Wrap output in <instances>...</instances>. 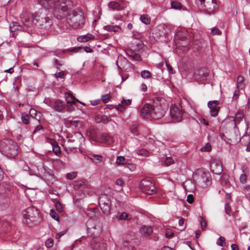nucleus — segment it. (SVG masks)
<instances>
[{
	"label": "nucleus",
	"mask_w": 250,
	"mask_h": 250,
	"mask_svg": "<svg viewBox=\"0 0 250 250\" xmlns=\"http://www.w3.org/2000/svg\"><path fill=\"white\" fill-rule=\"evenodd\" d=\"M217 244L220 246L224 247L225 246V238L223 236H220L217 242Z\"/></svg>",
	"instance_id": "nucleus-49"
},
{
	"label": "nucleus",
	"mask_w": 250,
	"mask_h": 250,
	"mask_svg": "<svg viewBox=\"0 0 250 250\" xmlns=\"http://www.w3.org/2000/svg\"><path fill=\"white\" fill-rule=\"evenodd\" d=\"M121 104H119L117 105H116L115 107L120 111H123L125 109V108L123 105H129L131 104V101L130 100H125L123 99L121 102Z\"/></svg>",
	"instance_id": "nucleus-25"
},
{
	"label": "nucleus",
	"mask_w": 250,
	"mask_h": 250,
	"mask_svg": "<svg viewBox=\"0 0 250 250\" xmlns=\"http://www.w3.org/2000/svg\"><path fill=\"white\" fill-rule=\"evenodd\" d=\"M92 157L94 159V161L96 163H100L102 161L103 157L101 155L93 154Z\"/></svg>",
	"instance_id": "nucleus-51"
},
{
	"label": "nucleus",
	"mask_w": 250,
	"mask_h": 250,
	"mask_svg": "<svg viewBox=\"0 0 250 250\" xmlns=\"http://www.w3.org/2000/svg\"><path fill=\"white\" fill-rule=\"evenodd\" d=\"M72 6L73 2L71 0H59L54 14L57 18L62 19L68 14Z\"/></svg>",
	"instance_id": "nucleus-2"
},
{
	"label": "nucleus",
	"mask_w": 250,
	"mask_h": 250,
	"mask_svg": "<svg viewBox=\"0 0 250 250\" xmlns=\"http://www.w3.org/2000/svg\"><path fill=\"white\" fill-rule=\"evenodd\" d=\"M127 161L126 159L122 156H119L117 157L116 163L117 165H124L126 164Z\"/></svg>",
	"instance_id": "nucleus-37"
},
{
	"label": "nucleus",
	"mask_w": 250,
	"mask_h": 250,
	"mask_svg": "<svg viewBox=\"0 0 250 250\" xmlns=\"http://www.w3.org/2000/svg\"><path fill=\"white\" fill-rule=\"evenodd\" d=\"M79 137H80V138H79V140H80L79 141V142L77 141V140H76V137H73V136H70V137L69 136H67V138H68V141H69V142H72H72H76V144H77V143H79V144H80V140H83V136L82 135V134H79Z\"/></svg>",
	"instance_id": "nucleus-43"
},
{
	"label": "nucleus",
	"mask_w": 250,
	"mask_h": 250,
	"mask_svg": "<svg viewBox=\"0 0 250 250\" xmlns=\"http://www.w3.org/2000/svg\"><path fill=\"white\" fill-rule=\"evenodd\" d=\"M240 181L242 184L245 183L247 181V176L244 172L240 176Z\"/></svg>",
	"instance_id": "nucleus-64"
},
{
	"label": "nucleus",
	"mask_w": 250,
	"mask_h": 250,
	"mask_svg": "<svg viewBox=\"0 0 250 250\" xmlns=\"http://www.w3.org/2000/svg\"><path fill=\"white\" fill-rule=\"evenodd\" d=\"M167 108H161L157 107L156 108H154L153 113L154 115L153 116V118L155 119H160L163 117L166 112Z\"/></svg>",
	"instance_id": "nucleus-16"
},
{
	"label": "nucleus",
	"mask_w": 250,
	"mask_h": 250,
	"mask_svg": "<svg viewBox=\"0 0 250 250\" xmlns=\"http://www.w3.org/2000/svg\"><path fill=\"white\" fill-rule=\"evenodd\" d=\"M31 210V209L30 208H28L22 212L23 222L24 224H26L29 226H30L31 223V220L30 218V213Z\"/></svg>",
	"instance_id": "nucleus-17"
},
{
	"label": "nucleus",
	"mask_w": 250,
	"mask_h": 250,
	"mask_svg": "<svg viewBox=\"0 0 250 250\" xmlns=\"http://www.w3.org/2000/svg\"><path fill=\"white\" fill-rule=\"evenodd\" d=\"M0 151L7 157L14 158L18 154V146L11 139H5L0 143Z\"/></svg>",
	"instance_id": "nucleus-1"
},
{
	"label": "nucleus",
	"mask_w": 250,
	"mask_h": 250,
	"mask_svg": "<svg viewBox=\"0 0 250 250\" xmlns=\"http://www.w3.org/2000/svg\"><path fill=\"white\" fill-rule=\"evenodd\" d=\"M141 76L144 79H148L150 78V72L148 70H143L141 73Z\"/></svg>",
	"instance_id": "nucleus-46"
},
{
	"label": "nucleus",
	"mask_w": 250,
	"mask_h": 250,
	"mask_svg": "<svg viewBox=\"0 0 250 250\" xmlns=\"http://www.w3.org/2000/svg\"><path fill=\"white\" fill-rule=\"evenodd\" d=\"M200 150L202 151L209 152L211 150V145L209 143H208L204 146L202 147Z\"/></svg>",
	"instance_id": "nucleus-55"
},
{
	"label": "nucleus",
	"mask_w": 250,
	"mask_h": 250,
	"mask_svg": "<svg viewBox=\"0 0 250 250\" xmlns=\"http://www.w3.org/2000/svg\"><path fill=\"white\" fill-rule=\"evenodd\" d=\"M243 117L244 115L241 112H238L235 114V117L233 118L235 126H236L237 124H239L241 121H242Z\"/></svg>",
	"instance_id": "nucleus-30"
},
{
	"label": "nucleus",
	"mask_w": 250,
	"mask_h": 250,
	"mask_svg": "<svg viewBox=\"0 0 250 250\" xmlns=\"http://www.w3.org/2000/svg\"><path fill=\"white\" fill-rule=\"evenodd\" d=\"M111 98V96L109 94H106L102 96V101L104 103H107L109 101L110 99Z\"/></svg>",
	"instance_id": "nucleus-60"
},
{
	"label": "nucleus",
	"mask_w": 250,
	"mask_h": 250,
	"mask_svg": "<svg viewBox=\"0 0 250 250\" xmlns=\"http://www.w3.org/2000/svg\"><path fill=\"white\" fill-rule=\"evenodd\" d=\"M55 206L56 210L59 212H61L63 210L62 206L61 203L59 201H56L55 204Z\"/></svg>",
	"instance_id": "nucleus-50"
},
{
	"label": "nucleus",
	"mask_w": 250,
	"mask_h": 250,
	"mask_svg": "<svg viewBox=\"0 0 250 250\" xmlns=\"http://www.w3.org/2000/svg\"><path fill=\"white\" fill-rule=\"evenodd\" d=\"M202 8L208 14L213 13L217 8L216 0H199Z\"/></svg>",
	"instance_id": "nucleus-6"
},
{
	"label": "nucleus",
	"mask_w": 250,
	"mask_h": 250,
	"mask_svg": "<svg viewBox=\"0 0 250 250\" xmlns=\"http://www.w3.org/2000/svg\"><path fill=\"white\" fill-rule=\"evenodd\" d=\"M105 29L108 31H113L114 32H118L120 29L118 26H113V25H106L104 27Z\"/></svg>",
	"instance_id": "nucleus-39"
},
{
	"label": "nucleus",
	"mask_w": 250,
	"mask_h": 250,
	"mask_svg": "<svg viewBox=\"0 0 250 250\" xmlns=\"http://www.w3.org/2000/svg\"><path fill=\"white\" fill-rule=\"evenodd\" d=\"M171 8L174 9H180L181 8V4L180 3L173 1L171 2Z\"/></svg>",
	"instance_id": "nucleus-45"
},
{
	"label": "nucleus",
	"mask_w": 250,
	"mask_h": 250,
	"mask_svg": "<svg viewBox=\"0 0 250 250\" xmlns=\"http://www.w3.org/2000/svg\"><path fill=\"white\" fill-rule=\"evenodd\" d=\"M174 161L171 157H167L165 161V163L167 166H169L173 164Z\"/></svg>",
	"instance_id": "nucleus-61"
},
{
	"label": "nucleus",
	"mask_w": 250,
	"mask_h": 250,
	"mask_svg": "<svg viewBox=\"0 0 250 250\" xmlns=\"http://www.w3.org/2000/svg\"><path fill=\"white\" fill-rule=\"evenodd\" d=\"M210 168L211 171L216 174H220L223 171L222 165L219 162H212L210 166Z\"/></svg>",
	"instance_id": "nucleus-15"
},
{
	"label": "nucleus",
	"mask_w": 250,
	"mask_h": 250,
	"mask_svg": "<svg viewBox=\"0 0 250 250\" xmlns=\"http://www.w3.org/2000/svg\"><path fill=\"white\" fill-rule=\"evenodd\" d=\"M51 143L53 151L57 156H60L61 154V151L58 143L54 140H53Z\"/></svg>",
	"instance_id": "nucleus-27"
},
{
	"label": "nucleus",
	"mask_w": 250,
	"mask_h": 250,
	"mask_svg": "<svg viewBox=\"0 0 250 250\" xmlns=\"http://www.w3.org/2000/svg\"><path fill=\"white\" fill-rule=\"evenodd\" d=\"M153 109L154 107L151 104H146L140 110V115L143 118H146L149 116H153Z\"/></svg>",
	"instance_id": "nucleus-10"
},
{
	"label": "nucleus",
	"mask_w": 250,
	"mask_h": 250,
	"mask_svg": "<svg viewBox=\"0 0 250 250\" xmlns=\"http://www.w3.org/2000/svg\"><path fill=\"white\" fill-rule=\"evenodd\" d=\"M77 173L76 172H72L70 173H68L66 174V178L68 179L73 180L76 178L77 176Z\"/></svg>",
	"instance_id": "nucleus-54"
},
{
	"label": "nucleus",
	"mask_w": 250,
	"mask_h": 250,
	"mask_svg": "<svg viewBox=\"0 0 250 250\" xmlns=\"http://www.w3.org/2000/svg\"><path fill=\"white\" fill-rule=\"evenodd\" d=\"M33 110V109H32V111ZM34 113H32V115L34 114L35 117L34 118L32 117V119L33 118L34 121H35L36 122H39L41 118V117H42L41 113L40 112H38L36 110H34Z\"/></svg>",
	"instance_id": "nucleus-42"
},
{
	"label": "nucleus",
	"mask_w": 250,
	"mask_h": 250,
	"mask_svg": "<svg viewBox=\"0 0 250 250\" xmlns=\"http://www.w3.org/2000/svg\"><path fill=\"white\" fill-rule=\"evenodd\" d=\"M9 190L6 189L5 188H2L1 191H0V195L5 198H9Z\"/></svg>",
	"instance_id": "nucleus-48"
},
{
	"label": "nucleus",
	"mask_w": 250,
	"mask_h": 250,
	"mask_svg": "<svg viewBox=\"0 0 250 250\" xmlns=\"http://www.w3.org/2000/svg\"><path fill=\"white\" fill-rule=\"evenodd\" d=\"M21 19L24 26L27 28L30 27L31 21H30V12L23 11L21 15Z\"/></svg>",
	"instance_id": "nucleus-12"
},
{
	"label": "nucleus",
	"mask_w": 250,
	"mask_h": 250,
	"mask_svg": "<svg viewBox=\"0 0 250 250\" xmlns=\"http://www.w3.org/2000/svg\"><path fill=\"white\" fill-rule=\"evenodd\" d=\"M37 1L45 9L52 8L55 4V0H37Z\"/></svg>",
	"instance_id": "nucleus-18"
},
{
	"label": "nucleus",
	"mask_w": 250,
	"mask_h": 250,
	"mask_svg": "<svg viewBox=\"0 0 250 250\" xmlns=\"http://www.w3.org/2000/svg\"><path fill=\"white\" fill-rule=\"evenodd\" d=\"M184 113L181 108L175 105H172L170 108V115L174 122H180L182 120Z\"/></svg>",
	"instance_id": "nucleus-7"
},
{
	"label": "nucleus",
	"mask_w": 250,
	"mask_h": 250,
	"mask_svg": "<svg viewBox=\"0 0 250 250\" xmlns=\"http://www.w3.org/2000/svg\"><path fill=\"white\" fill-rule=\"evenodd\" d=\"M166 65L167 66V70L169 73H171V74L175 73V71L172 68L171 65L169 64V62L168 60H165Z\"/></svg>",
	"instance_id": "nucleus-52"
},
{
	"label": "nucleus",
	"mask_w": 250,
	"mask_h": 250,
	"mask_svg": "<svg viewBox=\"0 0 250 250\" xmlns=\"http://www.w3.org/2000/svg\"><path fill=\"white\" fill-rule=\"evenodd\" d=\"M140 233L145 236H148L153 232V229L149 226H144L140 230Z\"/></svg>",
	"instance_id": "nucleus-19"
},
{
	"label": "nucleus",
	"mask_w": 250,
	"mask_h": 250,
	"mask_svg": "<svg viewBox=\"0 0 250 250\" xmlns=\"http://www.w3.org/2000/svg\"><path fill=\"white\" fill-rule=\"evenodd\" d=\"M94 39V36L93 35L91 34H87L85 35L79 36L77 38V41L79 42H85Z\"/></svg>",
	"instance_id": "nucleus-23"
},
{
	"label": "nucleus",
	"mask_w": 250,
	"mask_h": 250,
	"mask_svg": "<svg viewBox=\"0 0 250 250\" xmlns=\"http://www.w3.org/2000/svg\"><path fill=\"white\" fill-rule=\"evenodd\" d=\"M244 79L242 76H239L237 79V88L238 89H242L245 87V84L244 83Z\"/></svg>",
	"instance_id": "nucleus-29"
},
{
	"label": "nucleus",
	"mask_w": 250,
	"mask_h": 250,
	"mask_svg": "<svg viewBox=\"0 0 250 250\" xmlns=\"http://www.w3.org/2000/svg\"><path fill=\"white\" fill-rule=\"evenodd\" d=\"M141 21L145 24H148L150 22V19L147 15H143L140 17Z\"/></svg>",
	"instance_id": "nucleus-38"
},
{
	"label": "nucleus",
	"mask_w": 250,
	"mask_h": 250,
	"mask_svg": "<svg viewBox=\"0 0 250 250\" xmlns=\"http://www.w3.org/2000/svg\"><path fill=\"white\" fill-rule=\"evenodd\" d=\"M100 208L103 212L108 215L110 213L111 202L107 196L105 194L102 195L99 199Z\"/></svg>",
	"instance_id": "nucleus-4"
},
{
	"label": "nucleus",
	"mask_w": 250,
	"mask_h": 250,
	"mask_svg": "<svg viewBox=\"0 0 250 250\" xmlns=\"http://www.w3.org/2000/svg\"><path fill=\"white\" fill-rule=\"evenodd\" d=\"M204 74V70L203 69H199L197 71V72L194 73V76L196 79L198 80L201 78Z\"/></svg>",
	"instance_id": "nucleus-40"
},
{
	"label": "nucleus",
	"mask_w": 250,
	"mask_h": 250,
	"mask_svg": "<svg viewBox=\"0 0 250 250\" xmlns=\"http://www.w3.org/2000/svg\"><path fill=\"white\" fill-rule=\"evenodd\" d=\"M132 242L127 240H123L122 244L125 248H126L128 250H135L134 247L132 246Z\"/></svg>",
	"instance_id": "nucleus-33"
},
{
	"label": "nucleus",
	"mask_w": 250,
	"mask_h": 250,
	"mask_svg": "<svg viewBox=\"0 0 250 250\" xmlns=\"http://www.w3.org/2000/svg\"><path fill=\"white\" fill-rule=\"evenodd\" d=\"M197 181L202 187H207L211 184L210 178L208 175L205 173H202L197 178Z\"/></svg>",
	"instance_id": "nucleus-13"
},
{
	"label": "nucleus",
	"mask_w": 250,
	"mask_h": 250,
	"mask_svg": "<svg viewBox=\"0 0 250 250\" xmlns=\"http://www.w3.org/2000/svg\"><path fill=\"white\" fill-rule=\"evenodd\" d=\"M2 227L5 229V231H8L10 230L11 226L9 223L7 221H4L3 222Z\"/></svg>",
	"instance_id": "nucleus-58"
},
{
	"label": "nucleus",
	"mask_w": 250,
	"mask_h": 250,
	"mask_svg": "<svg viewBox=\"0 0 250 250\" xmlns=\"http://www.w3.org/2000/svg\"><path fill=\"white\" fill-rule=\"evenodd\" d=\"M96 121L98 123L102 122L104 124H106L111 121V119L105 115L102 116L101 118H96Z\"/></svg>",
	"instance_id": "nucleus-34"
},
{
	"label": "nucleus",
	"mask_w": 250,
	"mask_h": 250,
	"mask_svg": "<svg viewBox=\"0 0 250 250\" xmlns=\"http://www.w3.org/2000/svg\"><path fill=\"white\" fill-rule=\"evenodd\" d=\"M50 215L54 220L59 221V216L53 209L50 210Z\"/></svg>",
	"instance_id": "nucleus-56"
},
{
	"label": "nucleus",
	"mask_w": 250,
	"mask_h": 250,
	"mask_svg": "<svg viewBox=\"0 0 250 250\" xmlns=\"http://www.w3.org/2000/svg\"><path fill=\"white\" fill-rule=\"evenodd\" d=\"M66 74H65L64 71H60L59 72L56 73L54 74V76L57 78H61L64 79L65 77Z\"/></svg>",
	"instance_id": "nucleus-53"
},
{
	"label": "nucleus",
	"mask_w": 250,
	"mask_h": 250,
	"mask_svg": "<svg viewBox=\"0 0 250 250\" xmlns=\"http://www.w3.org/2000/svg\"><path fill=\"white\" fill-rule=\"evenodd\" d=\"M136 153L137 155L144 157H147L149 155V151L144 148L136 150Z\"/></svg>",
	"instance_id": "nucleus-35"
},
{
	"label": "nucleus",
	"mask_w": 250,
	"mask_h": 250,
	"mask_svg": "<svg viewBox=\"0 0 250 250\" xmlns=\"http://www.w3.org/2000/svg\"><path fill=\"white\" fill-rule=\"evenodd\" d=\"M91 246L94 250H106L107 249L106 243L100 238L93 240Z\"/></svg>",
	"instance_id": "nucleus-8"
},
{
	"label": "nucleus",
	"mask_w": 250,
	"mask_h": 250,
	"mask_svg": "<svg viewBox=\"0 0 250 250\" xmlns=\"http://www.w3.org/2000/svg\"><path fill=\"white\" fill-rule=\"evenodd\" d=\"M85 184L82 181L77 182L74 185L75 188L76 189H79L83 188L85 187Z\"/></svg>",
	"instance_id": "nucleus-47"
},
{
	"label": "nucleus",
	"mask_w": 250,
	"mask_h": 250,
	"mask_svg": "<svg viewBox=\"0 0 250 250\" xmlns=\"http://www.w3.org/2000/svg\"><path fill=\"white\" fill-rule=\"evenodd\" d=\"M44 171L43 176L47 184H52L55 179L53 171L47 167H44Z\"/></svg>",
	"instance_id": "nucleus-11"
},
{
	"label": "nucleus",
	"mask_w": 250,
	"mask_h": 250,
	"mask_svg": "<svg viewBox=\"0 0 250 250\" xmlns=\"http://www.w3.org/2000/svg\"><path fill=\"white\" fill-rule=\"evenodd\" d=\"M32 213L34 215H37V216H34V220L32 221L35 225H39L42 222V216L40 213L38 212V209L32 206Z\"/></svg>",
	"instance_id": "nucleus-20"
},
{
	"label": "nucleus",
	"mask_w": 250,
	"mask_h": 250,
	"mask_svg": "<svg viewBox=\"0 0 250 250\" xmlns=\"http://www.w3.org/2000/svg\"><path fill=\"white\" fill-rule=\"evenodd\" d=\"M67 23L73 28H82L85 23L83 13L81 11H73L66 19Z\"/></svg>",
	"instance_id": "nucleus-3"
},
{
	"label": "nucleus",
	"mask_w": 250,
	"mask_h": 250,
	"mask_svg": "<svg viewBox=\"0 0 250 250\" xmlns=\"http://www.w3.org/2000/svg\"><path fill=\"white\" fill-rule=\"evenodd\" d=\"M69 124L75 127H78L81 125L80 122L78 120H70L69 121Z\"/></svg>",
	"instance_id": "nucleus-59"
},
{
	"label": "nucleus",
	"mask_w": 250,
	"mask_h": 250,
	"mask_svg": "<svg viewBox=\"0 0 250 250\" xmlns=\"http://www.w3.org/2000/svg\"><path fill=\"white\" fill-rule=\"evenodd\" d=\"M21 28V26L19 24V23L17 22L16 21H12L9 26V30L11 32L13 33L12 35L13 37H16V34L15 33V32L17 30H19Z\"/></svg>",
	"instance_id": "nucleus-21"
},
{
	"label": "nucleus",
	"mask_w": 250,
	"mask_h": 250,
	"mask_svg": "<svg viewBox=\"0 0 250 250\" xmlns=\"http://www.w3.org/2000/svg\"><path fill=\"white\" fill-rule=\"evenodd\" d=\"M79 143H77L76 144L75 146H68L65 147V151L68 153L70 152H75L77 151V148L78 146H79Z\"/></svg>",
	"instance_id": "nucleus-41"
},
{
	"label": "nucleus",
	"mask_w": 250,
	"mask_h": 250,
	"mask_svg": "<svg viewBox=\"0 0 250 250\" xmlns=\"http://www.w3.org/2000/svg\"><path fill=\"white\" fill-rule=\"evenodd\" d=\"M108 6L113 10L119 11L122 9L120 4L116 1H111L108 3Z\"/></svg>",
	"instance_id": "nucleus-32"
},
{
	"label": "nucleus",
	"mask_w": 250,
	"mask_h": 250,
	"mask_svg": "<svg viewBox=\"0 0 250 250\" xmlns=\"http://www.w3.org/2000/svg\"><path fill=\"white\" fill-rule=\"evenodd\" d=\"M219 102L218 101L214 100L208 102V105L210 109V115L212 117H216L218 115L220 107L217 105L219 104Z\"/></svg>",
	"instance_id": "nucleus-9"
},
{
	"label": "nucleus",
	"mask_w": 250,
	"mask_h": 250,
	"mask_svg": "<svg viewBox=\"0 0 250 250\" xmlns=\"http://www.w3.org/2000/svg\"><path fill=\"white\" fill-rule=\"evenodd\" d=\"M21 120L25 124H28L30 122V117L26 113H22L21 116Z\"/></svg>",
	"instance_id": "nucleus-44"
},
{
	"label": "nucleus",
	"mask_w": 250,
	"mask_h": 250,
	"mask_svg": "<svg viewBox=\"0 0 250 250\" xmlns=\"http://www.w3.org/2000/svg\"><path fill=\"white\" fill-rule=\"evenodd\" d=\"M116 217L120 220H129L131 219L132 216L128 213L124 212L122 213H118L116 215Z\"/></svg>",
	"instance_id": "nucleus-26"
},
{
	"label": "nucleus",
	"mask_w": 250,
	"mask_h": 250,
	"mask_svg": "<svg viewBox=\"0 0 250 250\" xmlns=\"http://www.w3.org/2000/svg\"><path fill=\"white\" fill-rule=\"evenodd\" d=\"M53 245V240L51 238L48 239L45 242V246L48 248L52 247Z\"/></svg>",
	"instance_id": "nucleus-63"
},
{
	"label": "nucleus",
	"mask_w": 250,
	"mask_h": 250,
	"mask_svg": "<svg viewBox=\"0 0 250 250\" xmlns=\"http://www.w3.org/2000/svg\"><path fill=\"white\" fill-rule=\"evenodd\" d=\"M65 98L67 104H75L76 101H77L70 92L65 93Z\"/></svg>",
	"instance_id": "nucleus-22"
},
{
	"label": "nucleus",
	"mask_w": 250,
	"mask_h": 250,
	"mask_svg": "<svg viewBox=\"0 0 250 250\" xmlns=\"http://www.w3.org/2000/svg\"><path fill=\"white\" fill-rule=\"evenodd\" d=\"M127 54L129 57H130L134 61H139L141 60V57L140 54L136 53L133 51H129Z\"/></svg>",
	"instance_id": "nucleus-28"
},
{
	"label": "nucleus",
	"mask_w": 250,
	"mask_h": 250,
	"mask_svg": "<svg viewBox=\"0 0 250 250\" xmlns=\"http://www.w3.org/2000/svg\"><path fill=\"white\" fill-rule=\"evenodd\" d=\"M140 188L143 192L148 195H152L156 191L154 184L148 180H142L140 184Z\"/></svg>",
	"instance_id": "nucleus-5"
},
{
	"label": "nucleus",
	"mask_w": 250,
	"mask_h": 250,
	"mask_svg": "<svg viewBox=\"0 0 250 250\" xmlns=\"http://www.w3.org/2000/svg\"><path fill=\"white\" fill-rule=\"evenodd\" d=\"M65 107L63 102L60 100H56L54 103V108L58 112L62 111Z\"/></svg>",
	"instance_id": "nucleus-24"
},
{
	"label": "nucleus",
	"mask_w": 250,
	"mask_h": 250,
	"mask_svg": "<svg viewBox=\"0 0 250 250\" xmlns=\"http://www.w3.org/2000/svg\"><path fill=\"white\" fill-rule=\"evenodd\" d=\"M88 231L89 233L91 234V235L96 236L100 234L101 231V227L100 226H99L98 228H97L96 227L92 228H88Z\"/></svg>",
	"instance_id": "nucleus-31"
},
{
	"label": "nucleus",
	"mask_w": 250,
	"mask_h": 250,
	"mask_svg": "<svg viewBox=\"0 0 250 250\" xmlns=\"http://www.w3.org/2000/svg\"><path fill=\"white\" fill-rule=\"evenodd\" d=\"M221 31L218 28L214 27L211 30V34L213 35H220L221 34Z\"/></svg>",
	"instance_id": "nucleus-62"
},
{
	"label": "nucleus",
	"mask_w": 250,
	"mask_h": 250,
	"mask_svg": "<svg viewBox=\"0 0 250 250\" xmlns=\"http://www.w3.org/2000/svg\"><path fill=\"white\" fill-rule=\"evenodd\" d=\"M97 140L102 143L110 144L113 142V138L107 133H101L97 135Z\"/></svg>",
	"instance_id": "nucleus-14"
},
{
	"label": "nucleus",
	"mask_w": 250,
	"mask_h": 250,
	"mask_svg": "<svg viewBox=\"0 0 250 250\" xmlns=\"http://www.w3.org/2000/svg\"><path fill=\"white\" fill-rule=\"evenodd\" d=\"M46 20L43 19V18H42L40 19H37L36 18H33L32 17V23L35 24H38L39 26H42L43 25V22H46Z\"/></svg>",
	"instance_id": "nucleus-36"
},
{
	"label": "nucleus",
	"mask_w": 250,
	"mask_h": 250,
	"mask_svg": "<svg viewBox=\"0 0 250 250\" xmlns=\"http://www.w3.org/2000/svg\"><path fill=\"white\" fill-rule=\"evenodd\" d=\"M199 220L200 222L201 229L202 230H204L205 228L207 226V222L205 220V219L203 217H202L201 216H200L199 217Z\"/></svg>",
	"instance_id": "nucleus-57"
}]
</instances>
